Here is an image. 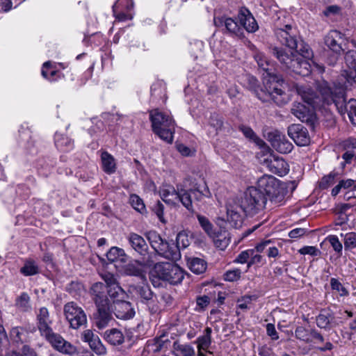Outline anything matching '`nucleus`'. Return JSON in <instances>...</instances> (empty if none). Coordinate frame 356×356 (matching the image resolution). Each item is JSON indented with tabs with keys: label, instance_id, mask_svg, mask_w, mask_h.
Returning a JSON list of instances; mask_svg holds the SVG:
<instances>
[{
	"label": "nucleus",
	"instance_id": "6ab92c4d",
	"mask_svg": "<svg viewBox=\"0 0 356 356\" xmlns=\"http://www.w3.org/2000/svg\"><path fill=\"white\" fill-rule=\"evenodd\" d=\"M264 164L273 174L279 176H284L289 172L287 163L281 158L270 156L264 159Z\"/></svg>",
	"mask_w": 356,
	"mask_h": 356
},
{
	"label": "nucleus",
	"instance_id": "f257e3e1",
	"mask_svg": "<svg viewBox=\"0 0 356 356\" xmlns=\"http://www.w3.org/2000/svg\"><path fill=\"white\" fill-rule=\"evenodd\" d=\"M266 75L264 76V86L254 87L255 95L263 102L273 100L278 106L286 104L289 100V95L285 92L283 79L275 73L273 65L268 60L260 68Z\"/></svg>",
	"mask_w": 356,
	"mask_h": 356
},
{
	"label": "nucleus",
	"instance_id": "4468645a",
	"mask_svg": "<svg viewBox=\"0 0 356 356\" xmlns=\"http://www.w3.org/2000/svg\"><path fill=\"white\" fill-rule=\"evenodd\" d=\"M291 113L301 122L306 123L311 127H314L316 120L314 106L305 105L300 102H295L291 109Z\"/></svg>",
	"mask_w": 356,
	"mask_h": 356
},
{
	"label": "nucleus",
	"instance_id": "ddd939ff",
	"mask_svg": "<svg viewBox=\"0 0 356 356\" xmlns=\"http://www.w3.org/2000/svg\"><path fill=\"white\" fill-rule=\"evenodd\" d=\"M42 337H44L54 349L63 354L72 355L77 352V349L74 346L65 341L61 335L55 333L53 330Z\"/></svg>",
	"mask_w": 356,
	"mask_h": 356
},
{
	"label": "nucleus",
	"instance_id": "ea45409f",
	"mask_svg": "<svg viewBox=\"0 0 356 356\" xmlns=\"http://www.w3.org/2000/svg\"><path fill=\"white\" fill-rule=\"evenodd\" d=\"M190 270L195 274H201L206 270L207 265L205 261L200 258H193L188 263Z\"/></svg>",
	"mask_w": 356,
	"mask_h": 356
},
{
	"label": "nucleus",
	"instance_id": "f704fd0d",
	"mask_svg": "<svg viewBox=\"0 0 356 356\" xmlns=\"http://www.w3.org/2000/svg\"><path fill=\"white\" fill-rule=\"evenodd\" d=\"M216 245V247L223 250H225L230 243L229 234L226 232H214L213 235L210 236Z\"/></svg>",
	"mask_w": 356,
	"mask_h": 356
},
{
	"label": "nucleus",
	"instance_id": "f03ea898",
	"mask_svg": "<svg viewBox=\"0 0 356 356\" xmlns=\"http://www.w3.org/2000/svg\"><path fill=\"white\" fill-rule=\"evenodd\" d=\"M316 88L325 104H334L339 113L344 118L346 115L351 124L356 126V99L346 101L343 87L323 79L316 83Z\"/></svg>",
	"mask_w": 356,
	"mask_h": 356
},
{
	"label": "nucleus",
	"instance_id": "864d4df0",
	"mask_svg": "<svg viewBox=\"0 0 356 356\" xmlns=\"http://www.w3.org/2000/svg\"><path fill=\"white\" fill-rule=\"evenodd\" d=\"M344 247L346 250H350L356 248V233L350 232L345 235Z\"/></svg>",
	"mask_w": 356,
	"mask_h": 356
},
{
	"label": "nucleus",
	"instance_id": "c756f323",
	"mask_svg": "<svg viewBox=\"0 0 356 356\" xmlns=\"http://www.w3.org/2000/svg\"><path fill=\"white\" fill-rule=\"evenodd\" d=\"M102 280L105 282V286L110 289L111 296L113 297H124V291L118 284L114 275L110 273H104L101 275Z\"/></svg>",
	"mask_w": 356,
	"mask_h": 356
},
{
	"label": "nucleus",
	"instance_id": "bf43d9fd",
	"mask_svg": "<svg viewBox=\"0 0 356 356\" xmlns=\"http://www.w3.org/2000/svg\"><path fill=\"white\" fill-rule=\"evenodd\" d=\"M113 13L115 19L120 22L132 19V15L130 13H128L127 11L120 8L116 9V12Z\"/></svg>",
	"mask_w": 356,
	"mask_h": 356
},
{
	"label": "nucleus",
	"instance_id": "cd10ccee",
	"mask_svg": "<svg viewBox=\"0 0 356 356\" xmlns=\"http://www.w3.org/2000/svg\"><path fill=\"white\" fill-rule=\"evenodd\" d=\"M296 90L298 94L301 97L302 99L308 105L315 107L318 104V97L316 92L307 85L297 86Z\"/></svg>",
	"mask_w": 356,
	"mask_h": 356
},
{
	"label": "nucleus",
	"instance_id": "09e8293b",
	"mask_svg": "<svg viewBox=\"0 0 356 356\" xmlns=\"http://www.w3.org/2000/svg\"><path fill=\"white\" fill-rule=\"evenodd\" d=\"M337 175L338 173L335 172H331L327 175H325L319 182V187L322 189L327 188L335 182Z\"/></svg>",
	"mask_w": 356,
	"mask_h": 356
},
{
	"label": "nucleus",
	"instance_id": "a19ab883",
	"mask_svg": "<svg viewBox=\"0 0 356 356\" xmlns=\"http://www.w3.org/2000/svg\"><path fill=\"white\" fill-rule=\"evenodd\" d=\"M175 351L179 352L181 356H195V353L193 346L189 344H181L175 341L172 345Z\"/></svg>",
	"mask_w": 356,
	"mask_h": 356
},
{
	"label": "nucleus",
	"instance_id": "aec40b11",
	"mask_svg": "<svg viewBox=\"0 0 356 356\" xmlns=\"http://www.w3.org/2000/svg\"><path fill=\"white\" fill-rule=\"evenodd\" d=\"M132 290L136 298L143 304L149 305L154 303L156 299V294L147 283L134 286Z\"/></svg>",
	"mask_w": 356,
	"mask_h": 356
},
{
	"label": "nucleus",
	"instance_id": "9b49d317",
	"mask_svg": "<svg viewBox=\"0 0 356 356\" xmlns=\"http://www.w3.org/2000/svg\"><path fill=\"white\" fill-rule=\"evenodd\" d=\"M63 313L72 329L77 330L87 323V316L84 310L74 302H69L64 305Z\"/></svg>",
	"mask_w": 356,
	"mask_h": 356
},
{
	"label": "nucleus",
	"instance_id": "72a5a7b5",
	"mask_svg": "<svg viewBox=\"0 0 356 356\" xmlns=\"http://www.w3.org/2000/svg\"><path fill=\"white\" fill-rule=\"evenodd\" d=\"M190 193L191 199L192 200V195L195 202H200L207 198L211 197V193L207 185L204 186L203 189H201L200 186L195 184L193 188L187 190Z\"/></svg>",
	"mask_w": 356,
	"mask_h": 356
},
{
	"label": "nucleus",
	"instance_id": "b1692460",
	"mask_svg": "<svg viewBox=\"0 0 356 356\" xmlns=\"http://www.w3.org/2000/svg\"><path fill=\"white\" fill-rule=\"evenodd\" d=\"M127 240L131 248L145 259L149 254V247L144 238L132 232L129 234Z\"/></svg>",
	"mask_w": 356,
	"mask_h": 356
},
{
	"label": "nucleus",
	"instance_id": "680f3d73",
	"mask_svg": "<svg viewBox=\"0 0 356 356\" xmlns=\"http://www.w3.org/2000/svg\"><path fill=\"white\" fill-rule=\"evenodd\" d=\"M11 356H38V355L36 352L29 346H24L22 354H19L16 351H13L11 353Z\"/></svg>",
	"mask_w": 356,
	"mask_h": 356
},
{
	"label": "nucleus",
	"instance_id": "4d7b16f0",
	"mask_svg": "<svg viewBox=\"0 0 356 356\" xmlns=\"http://www.w3.org/2000/svg\"><path fill=\"white\" fill-rule=\"evenodd\" d=\"M241 271L240 269H234L227 271L224 275V279L226 281L234 282L240 279Z\"/></svg>",
	"mask_w": 356,
	"mask_h": 356
},
{
	"label": "nucleus",
	"instance_id": "58836bf2",
	"mask_svg": "<svg viewBox=\"0 0 356 356\" xmlns=\"http://www.w3.org/2000/svg\"><path fill=\"white\" fill-rule=\"evenodd\" d=\"M20 273L24 276H31L39 273V267L33 259H26L24 266L20 268Z\"/></svg>",
	"mask_w": 356,
	"mask_h": 356
},
{
	"label": "nucleus",
	"instance_id": "8fccbe9b",
	"mask_svg": "<svg viewBox=\"0 0 356 356\" xmlns=\"http://www.w3.org/2000/svg\"><path fill=\"white\" fill-rule=\"evenodd\" d=\"M134 8V2L132 0H118L113 6V12L115 13L116 9L120 8L127 12L132 10Z\"/></svg>",
	"mask_w": 356,
	"mask_h": 356
},
{
	"label": "nucleus",
	"instance_id": "6e6552de",
	"mask_svg": "<svg viewBox=\"0 0 356 356\" xmlns=\"http://www.w3.org/2000/svg\"><path fill=\"white\" fill-rule=\"evenodd\" d=\"M237 202L240 209L246 216H252L264 210L267 197L257 185V187H249Z\"/></svg>",
	"mask_w": 356,
	"mask_h": 356
},
{
	"label": "nucleus",
	"instance_id": "052dcab7",
	"mask_svg": "<svg viewBox=\"0 0 356 356\" xmlns=\"http://www.w3.org/2000/svg\"><path fill=\"white\" fill-rule=\"evenodd\" d=\"M301 254H309L311 256H318L321 254V251L314 246H304L299 250Z\"/></svg>",
	"mask_w": 356,
	"mask_h": 356
},
{
	"label": "nucleus",
	"instance_id": "39448f33",
	"mask_svg": "<svg viewBox=\"0 0 356 356\" xmlns=\"http://www.w3.org/2000/svg\"><path fill=\"white\" fill-rule=\"evenodd\" d=\"M257 185L271 203L282 204L284 202L288 193L286 183L280 181L273 176L264 175L258 179Z\"/></svg>",
	"mask_w": 356,
	"mask_h": 356
},
{
	"label": "nucleus",
	"instance_id": "f3484780",
	"mask_svg": "<svg viewBox=\"0 0 356 356\" xmlns=\"http://www.w3.org/2000/svg\"><path fill=\"white\" fill-rule=\"evenodd\" d=\"M147 264L145 259L143 261L136 259L123 266L122 271L126 275L137 277L144 282L146 281L145 267Z\"/></svg>",
	"mask_w": 356,
	"mask_h": 356
},
{
	"label": "nucleus",
	"instance_id": "49530a36",
	"mask_svg": "<svg viewBox=\"0 0 356 356\" xmlns=\"http://www.w3.org/2000/svg\"><path fill=\"white\" fill-rule=\"evenodd\" d=\"M238 129L243 134V135L249 140L254 141V143L259 144L263 141L256 135L254 131L248 126L241 125Z\"/></svg>",
	"mask_w": 356,
	"mask_h": 356
},
{
	"label": "nucleus",
	"instance_id": "dca6fc26",
	"mask_svg": "<svg viewBox=\"0 0 356 356\" xmlns=\"http://www.w3.org/2000/svg\"><path fill=\"white\" fill-rule=\"evenodd\" d=\"M121 298L113 300L112 305L114 308L112 309L116 318L121 320H129L132 318L135 315V311L131 302L125 300H121Z\"/></svg>",
	"mask_w": 356,
	"mask_h": 356
},
{
	"label": "nucleus",
	"instance_id": "a878e982",
	"mask_svg": "<svg viewBox=\"0 0 356 356\" xmlns=\"http://www.w3.org/2000/svg\"><path fill=\"white\" fill-rule=\"evenodd\" d=\"M214 24L216 26L225 27L226 30L232 34L239 35L242 34V28L234 19L227 17H220L214 18Z\"/></svg>",
	"mask_w": 356,
	"mask_h": 356
},
{
	"label": "nucleus",
	"instance_id": "4c0bfd02",
	"mask_svg": "<svg viewBox=\"0 0 356 356\" xmlns=\"http://www.w3.org/2000/svg\"><path fill=\"white\" fill-rule=\"evenodd\" d=\"M333 318L332 313L330 310L323 309L316 316V325L320 328L327 329Z\"/></svg>",
	"mask_w": 356,
	"mask_h": 356
},
{
	"label": "nucleus",
	"instance_id": "7ed1b4c3",
	"mask_svg": "<svg viewBox=\"0 0 356 356\" xmlns=\"http://www.w3.org/2000/svg\"><path fill=\"white\" fill-rule=\"evenodd\" d=\"M270 54L280 63L284 70L306 76L310 74L312 66L309 58L302 56L296 50L287 51L281 47L272 46Z\"/></svg>",
	"mask_w": 356,
	"mask_h": 356
},
{
	"label": "nucleus",
	"instance_id": "f8f14e48",
	"mask_svg": "<svg viewBox=\"0 0 356 356\" xmlns=\"http://www.w3.org/2000/svg\"><path fill=\"white\" fill-rule=\"evenodd\" d=\"M90 294L95 307L112 305L113 300L123 297H113L110 289L102 282L94 283L90 289Z\"/></svg>",
	"mask_w": 356,
	"mask_h": 356
},
{
	"label": "nucleus",
	"instance_id": "bb28decb",
	"mask_svg": "<svg viewBox=\"0 0 356 356\" xmlns=\"http://www.w3.org/2000/svg\"><path fill=\"white\" fill-rule=\"evenodd\" d=\"M238 19L241 27L242 29L243 28L249 33H254L259 28L255 19L248 10H241L238 13Z\"/></svg>",
	"mask_w": 356,
	"mask_h": 356
},
{
	"label": "nucleus",
	"instance_id": "338daca9",
	"mask_svg": "<svg viewBox=\"0 0 356 356\" xmlns=\"http://www.w3.org/2000/svg\"><path fill=\"white\" fill-rule=\"evenodd\" d=\"M307 232V229L305 228H296L289 233V236L291 238H298L304 236Z\"/></svg>",
	"mask_w": 356,
	"mask_h": 356
},
{
	"label": "nucleus",
	"instance_id": "5fc2aeb1",
	"mask_svg": "<svg viewBox=\"0 0 356 356\" xmlns=\"http://www.w3.org/2000/svg\"><path fill=\"white\" fill-rule=\"evenodd\" d=\"M344 59L349 68L356 69V50H349L346 54Z\"/></svg>",
	"mask_w": 356,
	"mask_h": 356
},
{
	"label": "nucleus",
	"instance_id": "79ce46f5",
	"mask_svg": "<svg viewBox=\"0 0 356 356\" xmlns=\"http://www.w3.org/2000/svg\"><path fill=\"white\" fill-rule=\"evenodd\" d=\"M124 257H126L124 250L115 246L111 248L106 253V257L111 262H114L118 259L123 260Z\"/></svg>",
	"mask_w": 356,
	"mask_h": 356
},
{
	"label": "nucleus",
	"instance_id": "603ef678",
	"mask_svg": "<svg viewBox=\"0 0 356 356\" xmlns=\"http://www.w3.org/2000/svg\"><path fill=\"white\" fill-rule=\"evenodd\" d=\"M327 240L329 241L334 250L339 255H341L343 245L338 237L335 235H330L327 237Z\"/></svg>",
	"mask_w": 356,
	"mask_h": 356
},
{
	"label": "nucleus",
	"instance_id": "4be33fe9",
	"mask_svg": "<svg viewBox=\"0 0 356 356\" xmlns=\"http://www.w3.org/2000/svg\"><path fill=\"white\" fill-rule=\"evenodd\" d=\"M82 339L87 342L90 348L98 355H104L107 350L105 346L101 341L99 336L91 330H86L83 333Z\"/></svg>",
	"mask_w": 356,
	"mask_h": 356
},
{
	"label": "nucleus",
	"instance_id": "13d9d810",
	"mask_svg": "<svg viewBox=\"0 0 356 356\" xmlns=\"http://www.w3.org/2000/svg\"><path fill=\"white\" fill-rule=\"evenodd\" d=\"M254 253V250H247L241 252L236 258L235 262L240 264H245L248 261V259H250V256Z\"/></svg>",
	"mask_w": 356,
	"mask_h": 356
},
{
	"label": "nucleus",
	"instance_id": "20e7f679",
	"mask_svg": "<svg viewBox=\"0 0 356 356\" xmlns=\"http://www.w3.org/2000/svg\"><path fill=\"white\" fill-rule=\"evenodd\" d=\"M277 40L291 50H296L305 58H311L313 53L309 46L305 44L298 35L297 31L291 25L284 28L277 29L275 31Z\"/></svg>",
	"mask_w": 356,
	"mask_h": 356
},
{
	"label": "nucleus",
	"instance_id": "774afa93",
	"mask_svg": "<svg viewBox=\"0 0 356 356\" xmlns=\"http://www.w3.org/2000/svg\"><path fill=\"white\" fill-rule=\"evenodd\" d=\"M210 298L208 296H198L196 298L197 305L202 309H204L210 302Z\"/></svg>",
	"mask_w": 356,
	"mask_h": 356
},
{
	"label": "nucleus",
	"instance_id": "e433bc0d",
	"mask_svg": "<svg viewBox=\"0 0 356 356\" xmlns=\"http://www.w3.org/2000/svg\"><path fill=\"white\" fill-rule=\"evenodd\" d=\"M31 298L26 293H22L15 300V307L22 312H27L31 309Z\"/></svg>",
	"mask_w": 356,
	"mask_h": 356
},
{
	"label": "nucleus",
	"instance_id": "69168bd1",
	"mask_svg": "<svg viewBox=\"0 0 356 356\" xmlns=\"http://www.w3.org/2000/svg\"><path fill=\"white\" fill-rule=\"evenodd\" d=\"M23 328L20 327H13L10 331L11 336L14 338L15 341H22V335L23 334Z\"/></svg>",
	"mask_w": 356,
	"mask_h": 356
},
{
	"label": "nucleus",
	"instance_id": "2f4dec72",
	"mask_svg": "<svg viewBox=\"0 0 356 356\" xmlns=\"http://www.w3.org/2000/svg\"><path fill=\"white\" fill-rule=\"evenodd\" d=\"M211 333L212 330L209 327H207L203 332V334L197 338L195 343L197 345V349H203L209 354H213L212 352L208 350V348L211 344Z\"/></svg>",
	"mask_w": 356,
	"mask_h": 356
},
{
	"label": "nucleus",
	"instance_id": "473e14b6",
	"mask_svg": "<svg viewBox=\"0 0 356 356\" xmlns=\"http://www.w3.org/2000/svg\"><path fill=\"white\" fill-rule=\"evenodd\" d=\"M101 161L103 170L107 174H113L116 170V163L114 157L106 151L102 152Z\"/></svg>",
	"mask_w": 356,
	"mask_h": 356
},
{
	"label": "nucleus",
	"instance_id": "6e6d98bb",
	"mask_svg": "<svg viewBox=\"0 0 356 356\" xmlns=\"http://www.w3.org/2000/svg\"><path fill=\"white\" fill-rule=\"evenodd\" d=\"M341 76L345 78L346 83L350 86H352L353 83L355 82V79L356 78V69L349 68L348 70H344Z\"/></svg>",
	"mask_w": 356,
	"mask_h": 356
},
{
	"label": "nucleus",
	"instance_id": "e2e57ef3",
	"mask_svg": "<svg viewBox=\"0 0 356 356\" xmlns=\"http://www.w3.org/2000/svg\"><path fill=\"white\" fill-rule=\"evenodd\" d=\"M164 205L159 201L156 202L152 207V211L157 216L161 221L163 222Z\"/></svg>",
	"mask_w": 356,
	"mask_h": 356
},
{
	"label": "nucleus",
	"instance_id": "c85d7f7f",
	"mask_svg": "<svg viewBox=\"0 0 356 356\" xmlns=\"http://www.w3.org/2000/svg\"><path fill=\"white\" fill-rule=\"evenodd\" d=\"M341 40L342 38L340 32L337 31H331L325 37V44L330 50L334 52V54H341L343 51L339 42Z\"/></svg>",
	"mask_w": 356,
	"mask_h": 356
},
{
	"label": "nucleus",
	"instance_id": "a18cd8bd",
	"mask_svg": "<svg viewBox=\"0 0 356 356\" xmlns=\"http://www.w3.org/2000/svg\"><path fill=\"white\" fill-rule=\"evenodd\" d=\"M197 218L202 228L209 236V237L213 236L215 231L213 230V225L209 221V220L207 217L202 215H197Z\"/></svg>",
	"mask_w": 356,
	"mask_h": 356
},
{
	"label": "nucleus",
	"instance_id": "7c9ffc66",
	"mask_svg": "<svg viewBox=\"0 0 356 356\" xmlns=\"http://www.w3.org/2000/svg\"><path fill=\"white\" fill-rule=\"evenodd\" d=\"M103 337L108 343L113 346H120L124 342V336L122 332L117 328L106 330Z\"/></svg>",
	"mask_w": 356,
	"mask_h": 356
},
{
	"label": "nucleus",
	"instance_id": "1a4fd4ad",
	"mask_svg": "<svg viewBox=\"0 0 356 356\" xmlns=\"http://www.w3.org/2000/svg\"><path fill=\"white\" fill-rule=\"evenodd\" d=\"M152 273L159 280L172 285L180 284L184 278V271L178 265L170 262H158L154 264Z\"/></svg>",
	"mask_w": 356,
	"mask_h": 356
},
{
	"label": "nucleus",
	"instance_id": "c03bdc74",
	"mask_svg": "<svg viewBox=\"0 0 356 356\" xmlns=\"http://www.w3.org/2000/svg\"><path fill=\"white\" fill-rule=\"evenodd\" d=\"M130 203L133 208L140 213L146 211V208L143 200L137 195L132 194L130 195Z\"/></svg>",
	"mask_w": 356,
	"mask_h": 356
},
{
	"label": "nucleus",
	"instance_id": "37998d69",
	"mask_svg": "<svg viewBox=\"0 0 356 356\" xmlns=\"http://www.w3.org/2000/svg\"><path fill=\"white\" fill-rule=\"evenodd\" d=\"M295 336L298 339L305 343L312 342V339L311 338L312 329L308 330L303 326H298L295 330Z\"/></svg>",
	"mask_w": 356,
	"mask_h": 356
},
{
	"label": "nucleus",
	"instance_id": "3c124183",
	"mask_svg": "<svg viewBox=\"0 0 356 356\" xmlns=\"http://www.w3.org/2000/svg\"><path fill=\"white\" fill-rule=\"evenodd\" d=\"M175 242L178 245L179 248L181 246L182 248H186L190 245L188 234L184 231L178 233Z\"/></svg>",
	"mask_w": 356,
	"mask_h": 356
},
{
	"label": "nucleus",
	"instance_id": "a211bd4d",
	"mask_svg": "<svg viewBox=\"0 0 356 356\" xmlns=\"http://www.w3.org/2000/svg\"><path fill=\"white\" fill-rule=\"evenodd\" d=\"M288 135L299 146H305L309 143L308 131L301 124L290 125L288 127Z\"/></svg>",
	"mask_w": 356,
	"mask_h": 356
},
{
	"label": "nucleus",
	"instance_id": "de8ad7c7",
	"mask_svg": "<svg viewBox=\"0 0 356 356\" xmlns=\"http://www.w3.org/2000/svg\"><path fill=\"white\" fill-rule=\"evenodd\" d=\"M209 124L218 132L222 129V118L216 113H211L209 120Z\"/></svg>",
	"mask_w": 356,
	"mask_h": 356
},
{
	"label": "nucleus",
	"instance_id": "0e129e2a",
	"mask_svg": "<svg viewBox=\"0 0 356 356\" xmlns=\"http://www.w3.org/2000/svg\"><path fill=\"white\" fill-rule=\"evenodd\" d=\"M341 146L344 149H356V138H348L341 143Z\"/></svg>",
	"mask_w": 356,
	"mask_h": 356
},
{
	"label": "nucleus",
	"instance_id": "9d476101",
	"mask_svg": "<svg viewBox=\"0 0 356 356\" xmlns=\"http://www.w3.org/2000/svg\"><path fill=\"white\" fill-rule=\"evenodd\" d=\"M159 194L165 203L176 204L181 202L188 211H194L190 193L186 189L183 188L181 186L177 185V188L172 186H167L160 190Z\"/></svg>",
	"mask_w": 356,
	"mask_h": 356
},
{
	"label": "nucleus",
	"instance_id": "5701e85b",
	"mask_svg": "<svg viewBox=\"0 0 356 356\" xmlns=\"http://www.w3.org/2000/svg\"><path fill=\"white\" fill-rule=\"evenodd\" d=\"M36 321L37 327L41 337L53 330L51 327L53 321L50 318V314L47 307H43L39 309L36 313Z\"/></svg>",
	"mask_w": 356,
	"mask_h": 356
},
{
	"label": "nucleus",
	"instance_id": "0eeeda50",
	"mask_svg": "<svg viewBox=\"0 0 356 356\" xmlns=\"http://www.w3.org/2000/svg\"><path fill=\"white\" fill-rule=\"evenodd\" d=\"M145 236L158 255L174 261L181 259V248L173 240L163 239L156 231L147 232Z\"/></svg>",
	"mask_w": 356,
	"mask_h": 356
},
{
	"label": "nucleus",
	"instance_id": "412c9836",
	"mask_svg": "<svg viewBox=\"0 0 356 356\" xmlns=\"http://www.w3.org/2000/svg\"><path fill=\"white\" fill-rule=\"evenodd\" d=\"M268 136L271 145L277 152L282 154H286L292 150L293 145L286 139L285 135L275 131L270 134Z\"/></svg>",
	"mask_w": 356,
	"mask_h": 356
},
{
	"label": "nucleus",
	"instance_id": "2eb2a0df",
	"mask_svg": "<svg viewBox=\"0 0 356 356\" xmlns=\"http://www.w3.org/2000/svg\"><path fill=\"white\" fill-rule=\"evenodd\" d=\"M112 305L96 307V311L93 314L94 323L99 329L107 327L113 320Z\"/></svg>",
	"mask_w": 356,
	"mask_h": 356
},
{
	"label": "nucleus",
	"instance_id": "423d86ee",
	"mask_svg": "<svg viewBox=\"0 0 356 356\" xmlns=\"http://www.w3.org/2000/svg\"><path fill=\"white\" fill-rule=\"evenodd\" d=\"M149 120L154 133L168 143L173 141L175 122L172 118L158 108L149 112Z\"/></svg>",
	"mask_w": 356,
	"mask_h": 356
},
{
	"label": "nucleus",
	"instance_id": "c9c22d12",
	"mask_svg": "<svg viewBox=\"0 0 356 356\" xmlns=\"http://www.w3.org/2000/svg\"><path fill=\"white\" fill-rule=\"evenodd\" d=\"M55 145L60 151L68 152L74 147L73 141L67 136L56 133L55 135Z\"/></svg>",
	"mask_w": 356,
	"mask_h": 356
},
{
	"label": "nucleus",
	"instance_id": "393cba45",
	"mask_svg": "<svg viewBox=\"0 0 356 356\" xmlns=\"http://www.w3.org/2000/svg\"><path fill=\"white\" fill-rule=\"evenodd\" d=\"M242 211L237 202L234 204L229 203L227 206V222L230 225L236 229L241 227L243 223V216L240 212Z\"/></svg>",
	"mask_w": 356,
	"mask_h": 356
}]
</instances>
